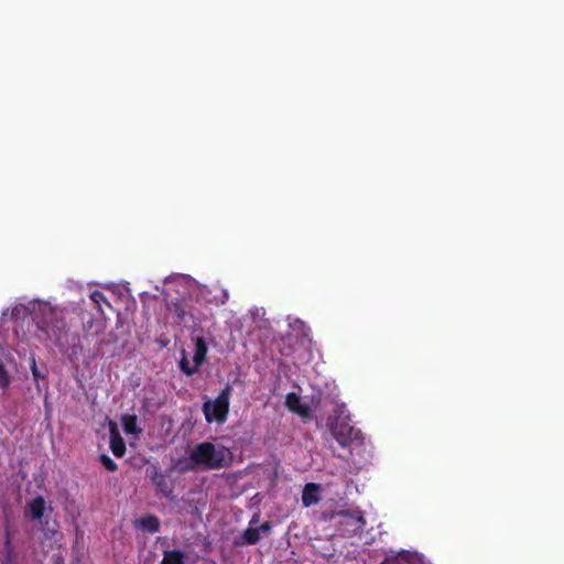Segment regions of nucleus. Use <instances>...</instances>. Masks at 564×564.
I'll list each match as a JSON object with an SVG mask.
<instances>
[{
  "mask_svg": "<svg viewBox=\"0 0 564 564\" xmlns=\"http://www.w3.org/2000/svg\"><path fill=\"white\" fill-rule=\"evenodd\" d=\"M36 326L51 339L69 360L76 359L83 348L79 336L70 335L67 327L64 310L50 305L41 306L35 315Z\"/></svg>",
  "mask_w": 564,
  "mask_h": 564,
  "instance_id": "obj_1",
  "label": "nucleus"
},
{
  "mask_svg": "<svg viewBox=\"0 0 564 564\" xmlns=\"http://www.w3.org/2000/svg\"><path fill=\"white\" fill-rule=\"evenodd\" d=\"M227 449H216L210 442L199 443L189 454L188 464L184 470H195L200 467L203 469H219L228 466Z\"/></svg>",
  "mask_w": 564,
  "mask_h": 564,
  "instance_id": "obj_2",
  "label": "nucleus"
},
{
  "mask_svg": "<svg viewBox=\"0 0 564 564\" xmlns=\"http://www.w3.org/2000/svg\"><path fill=\"white\" fill-rule=\"evenodd\" d=\"M330 519L335 521L337 533L343 538H351L364 531L366 519L359 509H349L333 512Z\"/></svg>",
  "mask_w": 564,
  "mask_h": 564,
  "instance_id": "obj_3",
  "label": "nucleus"
},
{
  "mask_svg": "<svg viewBox=\"0 0 564 564\" xmlns=\"http://www.w3.org/2000/svg\"><path fill=\"white\" fill-rule=\"evenodd\" d=\"M232 388L227 383L215 400H208L203 404V413L208 423L224 424L229 413V400Z\"/></svg>",
  "mask_w": 564,
  "mask_h": 564,
  "instance_id": "obj_4",
  "label": "nucleus"
},
{
  "mask_svg": "<svg viewBox=\"0 0 564 564\" xmlns=\"http://www.w3.org/2000/svg\"><path fill=\"white\" fill-rule=\"evenodd\" d=\"M109 434H110V449L112 454L120 458L126 453V443L122 436L120 435V432L118 430V426L116 422L110 421L109 422Z\"/></svg>",
  "mask_w": 564,
  "mask_h": 564,
  "instance_id": "obj_5",
  "label": "nucleus"
},
{
  "mask_svg": "<svg viewBox=\"0 0 564 564\" xmlns=\"http://www.w3.org/2000/svg\"><path fill=\"white\" fill-rule=\"evenodd\" d=\"M332 433L336 441L343 446L346 447L350 444L354 436L357 434L352 426L348 424H335L332 427Z\"/></svg>",
  "mask_w": 564,
  "mask_h": 564,
  "instance_id": "obj_6",
  "label": "nucleus"
},
{
  "mask_svg": "<svg viewBox=\"0 0 564 564\" xmlns=\"http://www.w3.org/2000/svg\"><path fill=\"white\" fill-rule=\"evenodd\" d=\"M135 525L149 533H156L160 531V520L154 514H147L135 520Z\"/></svg>",
  "mask_w": 564,
  "mask_h": 564,
  "instance_id": "obj_7",
  "label": "nucleus"
},
{
  "mask_svg": "<svg viewBox=\"0 0 564 564\" xmlns=\"http://www.w3.org/2000/svg\"><path fill=\"white\" fill-rule=\"evenodd\" d=\"M318 489L319 486L317 484L310 482L305 485L302 494V502L305 507H310L319 501V498L317 496Z\"/></svg>",
  "mask_w": 564,
  "mask_h": 564,
  "instance_id": "obj_8",
  "label": "nucleus"
},
{
  "mask_svg": "<svg viewBox=\"0 0 564 564\" xmlns=\"http://www.w3.org/2000/svg\"><path fill=\"white\" fill-rule=\"evenodd\" d=\"M45 510V500L42 496L35 497L28 503L29 516L33 520H40Z\"/></svg>",
  "mask_w": 564,
  "mask_h": 564,
  "instance_id": "obj_9",
  "label": "nucleus"
},
{
  "mask_svg": "<svg viewBox=\"0 0 564 564\" xmlns=\"http://www.w3.org/2000/svg\"><path fill=\"white\" fill-rule=\"evenodd\" d=\"M121 424L126 434L139 435L142 433V430L138 426L135 414H123L121 416Z\"/></svg>",
  "mask_w": 564,
  "mask_h": 564,
  "instance_id": "obj_10",
  "label": "nucleus"
},
{
  "mask_svg": "<svg viewBox=\"0 0 564 564\" xmlns=\"http://www.w3.org/2000/svg\"><path fill=\"white\" fill-rule=\"evenodd\" d=\"M152 481L153 484L155 485L156 489L159 490V492L166 497V498H171L172 497V494H173V486L172 484L165 478V476H163L162 474H155L153 477H152Z\"/></svg>",
  "mask_w": 564,
  "mask_h": 564,
  "instance_id": "obj_11",
  "label": "nucleus"
},
{
  "mask_svg": "<svg viewBox=\"0 0 564 564\" xmlns=\"http://www.w3.org/2000/svg\"><path fill=\"white\" fill-rule=\"evenodd\" d=\"M207 355V344L203 337H197L195 339V352L193 356V362L198 366V368L203 365Z\"/></svg>",
  "mask_w": 564,
  "mask_h": 564,
  "instance_id": "obj_12",
  "label": "nucleus"
},
{
  "mask_svg": "<svg viewBox=\"0 0 564 564\" xmlns=\"http://www.w3.org/2000/svg\"><path fill=\"white\" fill-rule=\"evenodd\" d=\"M242 541L236 542L237 545H254L257 544L261 536H260V529L249 527L247 528L241 536Z\"/></svg>",
  "mask_w": 564,
  "mask_h": 564,
  "instance_id": "obj_13",
  "label": "nucleus"
},
{
  "mask_svg": "<svg viewBox=\"0 0 564 564\" xmlns=\"http://www.w3.org/2000/svg\"><path fill=\"white\" fill-rule=\"evenodd\" d=\"M160 564H185V554L180 550L164 551Z\"/></svg>",
  "mask_w": 564,
  "mask_h": 564,
  "instance_id": "obj_14",
  "label": "nucleus"
},
{
  "mask_svg": "<svg viewBox=\"0 0 564 564\" xmlns=\"http://www.w3.org/2000/svg\"><path fill=\"white\" fill-rule=\"evenodd\" d=\"M105 330V324L101 321H95L94 318H90L89 326L86 329L84 334V339H88L89 336L96 335L99 336L100 334H104Z\"/></svg>",
  "mask_w": 564,
  "mask_h": 564,
  "instance_id": "obj_15",
  "label": "nucleus"
},
{
  "mask_svg": "<svg viewBox=\"0 0 564 564\" xmlns=\"http://www.w3.org/2000/svg\"><path fill=\"white\" fill-rule=\"evenodd\" d=\"M180 369L182 370V372H184L185 375L187 376H193L194 373L197 372V370L199 369L198 366H196V364L193 362V365L189 362V360L187 359L186 355H185V351H183L182 354V358L180 360Z\"/></svg>",
  "mask_w": 564,
  "mask_h": 564,
  "instance_id": "obj_16",
  "label": "nucleus"
},
{
  "mask_svg": "<svg viewBox=\"0 0 564 564\" xmlns=\"http://www.w3.org/2000/svg\"><path fill=\"white\" fill-rule=\"evenodd\" d=\"M170 310L175 314L178 323L186 322V311L182 301L172 302Z\"/></svg>",
  "mask_w": 564,
  "mask_h": 564,
  "instance_id": "obj_17",
  "label": "nucleus"
},
{
  "mask_svg": "<svg viewBox=\"0 0 564 564\" xmlns=\"http://www.w3.org/2000/svg\"><path fill=\"white\" fill-rule=\"evenodd\" d=\"M90 300L96 305L97 310L102 313V305L110 306V303L108 302L106 295L101 291H94L90 293Z\"/></svg>",
  "mask_w": 564,
  "mask_h": 564,
  "instance_id": "obj_18",
  "label": "nucleus"
},
{
  "mask_svg": "<svg viewBox=\"0 0 564 564\" xmlns=\"http://www.w3.org/2000/svg\"><path fill=\"white\" fill-rule=\"evenodd\" d=\"M301 404V397L299 394L295 392H290L286 394L285 405L290 411L294 412L297 410V408H300Z\"/></svg>",
  "mask_w": 564,
  "mask_h": 564,
  "instance_id": "obj_19",
  "label": "nucleus"
},
{
  "mask_svg": "<svg viewBox=\"0 0 564 564\" xmlns=\"http://www.w3.org/2000/svg\"><path fill=\"white\" fill-rule=\"evenodd\" d=\"M11 383V378L4 367V365L2 364V361H0V388L2 390H6L7 388H9Z\"/></svg>",
  "mask_w": 564,
  "mask_h": 564,
  "instance_id": "obj_20",
  "label": "nucleus"
},
{
  "mask_svg": "<svg viewBox=\"0 0 564 564\" xmlns=\"http://www.w3.org/2000/svg\"><path fill=\"white\" fill-rule=\"evenodd\" d=\"M99 460L101 465L110 473H113L118 469L116 462L106 454H101Z\"/></svg>",
  "mask_w": 564,
  "mask_h": 564,
  "instance_id": "obj_21",
  "label": "nucleus"
},
{
  "mask_svg": "<svg viewBox=\"0 0 564 564\" xmlns=\"http://www.w3.org/2000/svg\"><path fill=\"white\" fill-rule=\"evenodd\" d=\"M106 344L105 339H97L96 345L93 349V357H102L105 355V351L102 349L104 345Z\"/></svg>",
  "mask_w": 564,
  "mask_h": 564,
  "instance_id": "obj_22",
  "label": "nucleus"
},
{
  "mask_svg": "<svg viewBox=\"0 0 564 564\" xmlns=\"http://www.w3.org/2000/svg\"><path fill=\"white\" fill-rule=\"evenodd\" d=\"M31 372H32V376H33L35 381H37L40 378H42V375H41V372L37 369V366H36V362H35L34 358L32 359V362H31Z\"/></svg>",
  "mask_w": 564,
  "mask_h": 564,
  "instance_id": "obj_23",
  "label": "nucleus"
},
{
  "mask_svg": "<svg viewBox=\"0 0 564 564\" xmlns=\"http://www.w3.org/2000/svg\"><path fill=\"white\" fill-rule=\"evenodd\" d=\"M294 413L300 414L303 417H306L310 415V408L306 404H301L297 410L294 411Z\"/></svg>",
  "mask_w": 564,
  "mask_h": 564,
  "instance_id": "obj_24",
  "label": "nucleus"
},
{
  "mask_svg": "<svg viewBox=\"0 0 564 564\" xmlns=\"http://www.w3.org/2000/svg\"><path fill=\"white\" fill-rule=\"evenodd\" d=\"M294 413L300 414L303 417H306L310 415V408L306 404H301L297 410L294 411Z\"/></svg>",
  "mask_w": 564,
  "mask_h": 564,
  "instance_id": "obj_25",
  "label": "nucleus"
},
{
  "mask_svg": "<svg viewBox=\"0 0 564 564\" xmlns=\"http://www.w3.org/2000/svg\"><path fill=\"white\" fill-rule=\"evenodd\" d=\"M257 529H260V532H270L272 529V525L269 521L263 522L260 527Z\"/></svg>",
  "mask_w": 564,
  "mask_h": 564,
  "instance_id": "obj_26",
  "label": "nucleus"
},
{
  "mask_svg": "<svg viewBox=\"0 0 564 564\" xmlns=\"http://www.w3.org/2000/svg\"><path fill=\"white\" fill-rule=\"evenodd\" d=\"M11 547V538H10V534L9 532H7V538H6V549H10Z\"/></svg>",
  "mask_w": 564,
  "mask_h": 564,
  "instance_id": "obj_27",
  "label": "nucleus"
}]
</instances>
